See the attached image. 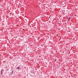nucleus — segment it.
<instances>
[{"instance_id": "nucleus-1", "label": "nucleus", "mask_w": 78, "mask_h": 78, "mask_svg": "<svg viewBox=\"0 0 78 78\" xmlns=\"http://www.w3.org/2000/svg\"><path fill=\"white\" fill-rule=\"evenodd\" d=\"M17 69H18V70L19 69H20V67H17Z\"/></svg>"}, {"instance_id": "nucleus-2", "label": "nucleus", "mask_w": 78, "mask_h": 78, "mask_svg": "<svg viewBox=\"0 0 78 78\" xmlns=\"http://www.w3.org/2000/svg\"><path fill=\"white\" fill-rule=\"evenodd\" d=\"M70 19H71V18L70 17H69L68 19H69V20H70Z\"/></svg>"}, {"instance_id": "nucleus-3", "label": "nucleus", "mask_w": 78, "mask_h": 78, "mask_svg": "<svg viewBox=\"0 0 78 78\" xmlns=\"http://www.w3.org/2000/svg\"><path fill=\"white\" fill-rule=\"evenodd\" d=\"M3 71H4L3 69H2L1 70V71H2V72H3Z\"/></svg>"}, {"instance_id": "nucleus-4", "label": "nucleus", "mask_w": 78, "mask_h": 78, "mask_svg": "<svg viewBox=\"0 0 78 78\" xmlns=\"http://www.w3.org/2000/svg\"><path fill=\"white\" fill-rule=\"evenodd\" d=\"M1 73H2V74H3V73L2 72V71H1Z\"/></svg>"}, {"instance_id": "nucleus-5", "label": "nucleus", "mask_w": 78, "mask_h": 78, "mask_svg": "<svg viewBox=\"0 0 78 78\" xmlns=\"http://www.w3.org/2000/svg\"><path fill=\"white\" fill-rule=\"evenodd\" d=\"M66 14V13H63V15H64V14Z\"/></svg>"}, {"instance_id": "nucleus-6", "label": "nucleus", "mask_w": 78, "mask_h": 78, "mask_svg": "<svg viewBox=\"0 0 78 78\" xmlns=\"http://www.w3.org/2000/svg\"><path fill=\"white\" fill-rule=\"evenodd\" d=\"M13 71H12V73H13Z\"/></svg>"}, {"instance_id": "nucleus-7", "label": "nucleus", "mask_w": 78, "mask_h": 78, "mask_svg": "<svg viewBox=\"0 0 78 78\" xmlns=\"http://www.w3.org/2000/svg\"><path fill=\"white\" fill-rule=\"evenodd\" d=\"M67 19H68V17H67Z\"/></svg>"}, {"instance_id": "nucleus-8", "label": "nucleus", "mask_w": 78, "mask_h": 78, "mask_svg": "<svg viewBox=\"0 0 78 78\" xmlns=\"http://www.w3.org/2000/svg\"><path fill=\"white\" fill-rule=\"evenodd\" d=\"M11 14V13H10V14Z\"/></svg>"}]
</instances>
